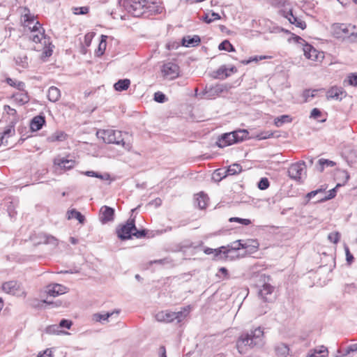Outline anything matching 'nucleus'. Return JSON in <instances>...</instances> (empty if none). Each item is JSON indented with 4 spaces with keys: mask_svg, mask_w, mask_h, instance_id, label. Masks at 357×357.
Segmentation results:
<instances>
[{
    "mask_svg": "<svg viewBox=\"0 0 357 357\" xmlns=\"http://www.w3.org/2000/svg\"><path fill=\"white\" fill-rule=\"evenodd\" d=\"M266 344L264 329L259 326L243 333L236 340V348L241 354H246L251 350L261 349Z\"/></svg>",
    "mask_w": 357,
    "mask_h": 357,
    "instance_id": "f257e3e1",
    "label": "nucleus"
},
{
    "mask_svg": "<svg viewBox=\"0 0 357 357\" xmlns=\"http://www.w3.org/2000/svg\"><path fill=\"white\" fill-rule=\"evenodd\" d=\"M97 136L102 138L104 142L107 144L121 145L126 150H130L131 148L129 143L124 142L121 131L112 129L99 130L97 132Z\"/></svg>",
    "mask_w": 357,
    "mask_h": 357,
    "instance_id": "f03ea898",
    "label": "nucleus"
},
{
    "mask_svg": "<svg viewBox=\"0 0 357 357\" xmlns=\"http://www.w3.org/2000/svg\"><path fill=\"white\" fill-rule=\"evenodd\" d=\"M146 0H123V6L134 17H140L149 8Z\"/></svg>",
    "mask_w": 357,
    "mask_h": 357,
    "instance_id": "7ed1b4c3",
    "label": "nucleus"
},
{
    "mask_svg": "<svg viewBox=\"0 0 357 357\" xmlns=\"http://www.w3.org/2000/svg\"><path fill=\"white\" fill-rule=\"evenodd\" d=\"M333 34L336 38H349L351 40L357 38L356 26L347 24H334L332 26Z\"/></svg>",
    "mask_w": 357,
    "mask_h": 357,
    "instance_id": "20e7f679",
    "label": "nucleus"
},
{
    "mask_svg": "<svg viewBox=\"0 0 357 357\" xmlns=\"http://www.w3.org/2000/svg\"><path fill=\"white\" fill-rule=\"evenodd\" d=\"M186 317L185 312H171V311H161L155 314V319L160 322L170 323L174 320H176L178 323L181 322Z\"/></svg>",
    "mask_w": 357,
    "mask_h": 357,
    "instance_id": "39448f33",
    "label": "nucleus"
},
{
    "mask_svg": "<svg viewBox=\"0 0 357 357\" xmlns=\"http://www.w3.org/2000/svg\"><path fill=\"white\" fill-rule=\"evenodd\" d=\"M288 176L293 180L303 183V176L305 175V163L303 161H300L294 163L288 168Z\"/></svg>",
    "mask_w": 357,
    "mask_h": 357,
    "instance_id": "423d86ee",
    "label": "nucleus"
},
{
    "mask_svg": "<svg viewBox=\"0 0 357 357\" xmlns=\"http://www.w3.org/2000/svg\"><path fill=\"white\" fill-rule=\"evenodd\" d=\"M135 229V220L130 218L124 225H119L116 229V234L121 240L131 238L133 230Z\"/></svg>",
    "mask_w": 357,
    "mask_h": 357,
    "instance_id": "0eeeda50",
    "label": "nucleus"
},
{
    "mask_svg": "<svg viewBox=\"0 0 357 357\" xmlns=\"http://www.w3.org/2000/svg\"><path fill=\"white\" fill-rule=\"evenodd\" d=\"M266 278L269 280V277L264 275V284L259 289L258 295L265 302H271L274 300L275 296L273 295L274 287L269 283L266 282Z\"/></svg>",
    "mask_w": 357,
    "mask_h": 357,
    "instance_id": "6e6552de",
    "label": "nucleus"
},
{
    "mask_svg": "<svg viewBox=\"0 0 357 357\" xmlns=\"http://www.w3.org/2000/svg\"><path fill=\"white\" fill-rule=\"evenodd\" d=\"M239 243L234 241L231 243L230 245L227 246H225V249H222V255H220V259H225L229 260H234L238 259L240 256L238 253V250H241L239 248Z\"/></svg>",
    "mask_w": 357,
    "mask_h": 357,
    "instance_id": "1a4fd4ad",
    "label": "nucleus"
},
{
    "mask_svg": "<svg viewBox=\"0 0 357 357\" xmlns=\"http://www.w3.org/2000/svg\"><path fill=\"white\" fill-rule=\"evenodd\" d=\"M229 86L227 84H215L206 86L203 91V93L208 99H211L215 96L228 91Z\"/></svg>",
    "mask_w": 357,
    "mask_h": 357,
    "instance_id": "9d476101",
    "label": "nucleus"
},
{
    "mask_svg": "<svg viewBox=\"0 0 357 357\" xmlns=\"http://www.w3.org/2000/svg\"><path fill=\"white\" fill-rule=\"evenodd\" d=\"M2 289L7 294H10L17 296H25V291L21 287V284L16 281H9L2 285Z\"/></svg>",
    "mask_w": 357,
    "mask_h": 357,
    "instance_id": "9b49d317",
    "label": "nucleus"
},
{
    "mask_svg": "<svg viewBox=\"0 0 357 357\" xmlns=\"http://www.w3.org/2000/svg\"><path fill=\"white\" fill-rule=\"evenodd\" d=\"M162 73L167 79H175L179 75V67L174 63L168 62L162 66Z\"/></svg>",
    "mask_w": 357,
    "mask_h": 357,
    "instance_id": "f8f14e48",
    "label": "nucleus"
},
{
    "mask_svg": "<svg viewBox=\"0 0 357 357\" xmlns=\"http://www.w3.org/2000/svg\"><path fill=\"white\" fill-rule=\"evenodd\" d=\"M31 27V31L29 35L30 40L36 43H40L42 39L44 38V29L41 26L38 21H36L33 26Z\"/></svg>",
    "mask_w": 357,
    "mask_h": 357,
    "instance_id": "ddd939ff",
    "label": "nucleus"
},
{
    "mask_svg": "<svg viewBox=\"0 0 357 357\" xmlns=\"http://www.w3.org/2000/svg\"><path fill=\"white\" fill-rule=\"evenodd\" d=\"M234 132H227L222 135L218 139L216 144L218 147L223 148L235 144V137Z\"/></svg>",
    "mask_w": 357,
    "mask_h": 357,
    "instance_id": "4468645a",
    "label": "nucleus"
},
{
    "mask_svg": "<svg viewBox=\"0 0 357 357\" xmlns=\"http://www.w3.org/2000/svg\"><path fill=\"white\" fill-rule=\"evenodd\" d=\"M114 209L107 206H103L100 211V220L102 223L113 220Z\"/></svg>",
    "mask_w": 357,
    "mask_h": 357,
    "instance_id": "2eb2a0df",
    "label": "nucleus"
},
{
    "mask_svg": "<svg viewBox=\"0 0 357 357\" xmlns=\"http://www.w3.org/2000/svg\"><path fill=\"white\" fill-rule=\"evenodd\" d=\"M236 242L240 243V249H245L250 253L255 252L259 246L257 241L254 239L238 240Z\"/></svg>",
    "mask_w": 357,
    "mask_h": 357,
    "instance_id": "dca6fc26",
    "label": "nucleus"
},
{
    "mask_svg": "<svg viewBox=\"0 0 357 357\" xmlns=\"http://www.w3.org/2000/svg\"><path fill=\"white\" fill-rule=\"evenodd\" d=\"M328 349L324 345H319L308 351L306 357H328Z\"/></svg>",
    "mask_w": 357,
    "mask_h": 357,
    "instance_id": "f3484780",
    "label": "nucleus"
},
{
    "mask_svg": "<svg viewBox=\"0 0 357 357\" xmlns=\"http://www.w3.org/2000/svg\"><path fill=\"white\" fill-rule=\"evenodd\" d=\"M54 165L58 166L61 169L69 170L75 165V160L66 158H56L54 160Z\"/></svg>",
    "mask_w": 357,
    "mask_h": 357,
    "instance_id": "a211bd4d",
    "label": "nucleus"
},
{
    "mask_svg": "<svg viewBox=\"0 0 357 357\" xmlns=\"http://www.w3.org/2000/svg\"><path fill=\"white\" fill-rule=\"evenodd\" d=\"M66 292V287L62 284H50L47 287V293L51 296H57L59 295L65 294Z\"/></svg>",
    "mask_w": 357,
    "mask_h": 357,
    "instance_id": "6ab92c4d",
    "label": "nucleus"
},
{
    "mask_svg": "<svg viewBox=\"0 0 357 357\" xmlns=\"http://www.w3.org/2000/svg\"><path fill=\"white\" fill-rule=\"evenodd\" d=\"M275 352L278 357H291L290 349L284 343L280 342L275 346Z\"/></svg>",
    "mask_w": 357,
    "mask_h": 357,
    "instance_id": "aec40b11",
    "label": "nucleus"
},
{
    "mask_svg": "<svg viewBox=\"0 0 357 357\" xmlns=\"http://www.w3.org/2000/svg\"><path fill=\"white\" fill-rule=\"evenodd\" d=\"M201 42L200 37L197 35H194L192 36H186L182 38L181 43L183 46L189 47H196L199 45Z\"/></svg>",
    "mask_w": 357,
    "mask_h": 357,
    "instance_id": "412c9836",
    "label": "nucleus"
},
{
    "mask_svg": "<svg viewBox=\"0 0 357 357\" xmlns=\"http://www.w3.org/2000/svg\"><path fill=\"white\" fill-rule=\"evenodd\" d=\"M305 56L312 61H316L318 58V52L311 45L305 43L303 47Z\"/></svg>",
    "mask_w": 357,
    "mask_h": 357,
    "instance_id": "4be33fe9",
    "label": "nucleus"
},
{
    "mask_svg": "<svg viewBox=\"0 0 357 357\" xmlns=\"http://www.w3.org/2000/svg\"><path fill=\"white\" fill-rule=\"evenodd\" d=\"M285 17L289 20L291 24H295L297 27L301 28V29H305L306 28V24L301 19L294 16L292 13L291 10H289Z\"/></svg>",
    "mask_w": 357,
    "mask_h": 357,
    "instance_id": "5701e85b",
    "label": "nucleus"
},
{
    "mask_svg": "<svg viewBox=\"0 0 357 357\" xmlns=\"http://www.w3.org/2000/svg\"><path fill=\"white\" fill-rule=\"evenodd\" d=\"M45 123V117L40 115L35 116L31 121L30 127L33 131L40 130Z\"/></svg>",
    "mask_w": 357,
    "mask_h": 357,
    "instance_id": "b1692460",
    "label": "nucleus"
},
{
    "mask_svg": "<svg viewBox=\"0 0 357 357\" xmlns=\"http://www.w3.org/2000/svg\"><path fill=\"white\" fill-rule=\"evenodd\" d=\"M119 313V311H113L112 312L96 313L93 315V320L97 322L107 321L109 317H112L114 314L118 315Z\"/></svg>",
    "mask_w": 357,
    "mask_h": 357,
    "instance_id": "393cba45",
    "label": "nucleus"
},
{
    "mask_svg": "<svg viewBox=\"0 0 357 357\" xmlns=\"http://www.w3.org/2000/svg\"><path fill=\"white\" fill-rule=\"evenodd\" d=\"M61 97L60 90L56 86H51L48 89L47 98L51 102H55Z\"/></svg>",
    "mask_w": 357,
    "mask_h": 357,
    "instance_id": "a878e982",
    "label": "nucleus"
},
{
    "mask_svg": "<svg viewBox=\"0 0 357 357\" xmlns=\"http://www.w3.org/2000/svg\"><path fill=\"white\" fill-rule=\"evenodd\" d=\"M13 98L15 102L20 105H24L29 101L28 93L25 91L14 93Z\"/></svg>",
    "mask_w": 357,
    "mask_h": 357,
    "instance_id": "bb28decb",
    "label": "nucleus"
},
{
    "mask_svg": "<svg viewBox=\"0 0 357 357\" xmlns=\"http://www.w3.org/2000/svg\"><path fill=\"white\" fill-rule=\"evenodd\" d=\"M342 93V91L340 88L332 87L326 92L327 99H335L341 100L340 95Z\"/></svg>",
    "mask_w": 357,
    "mask_h": 357,
    "instance_id": "cd10ccee",
    "label": "nucleus"
},
{
    "mask_svg": "<svg viewBox=\"0 0 357 357\" xmlns=\"http://www.w3.org/2000/svg\"><path fill=\"white\" fill-rule=\"evenodd\" d=\"M130 85V81L128 79H119L114 85V88L117 91H123L128 89Z\"/></svg>",
    "mask_w": 357,
    "mask_h": 357,
    "instance_id": "c85d7f7f",
    "label": "nucleus"
},
{
    "mask_svg": "<svg viewBox=\"0 0 357 357\" xmlns=\"http://www.w3.org/2000/svg\"><path fill=\"white\" fill-rule=\"evenodd\" d=\"M335 165V162L321 158L318 160V163L317 165V169L319 172H322L325 167H334Z\"/></svg>",
    "mask_w": 357,
    "mask_h": 357,
    "instance_id": "c756f323",
    "label": "nucleus"
},
{
    "mask_svg": "<svg viewBox=\"0 0 357 357\" xmlns=\"http://www.w3.org/2000/svg\"><path fill=\"white\" fill-rule=\"evenodd\" d=\"M67 213L68 219L75 218L81 224H83L85 221L84 216L80 212L76 211L75 209L68 211Z\"/></svg>",
    "mask_w": 357,
    "mask_h": 357,
    "instance_id": "7c9ffc66",
    "label": "nucleus"
},
{
    "mask_svg": "<svg viewBox=\"0 0 357 357\" xmlns=\"http://www.w3.org/2000/svg\"><path fill=\"white\" fill-rule=\"evenodd\" d=\"M82 174L85 176L98 178L101 180H109L110 178L109 174L107 173L102 174L94 171H86L82 172Z\"/></svg>",
    "mask_w": 357,
    "mask_h": 357,
    "instance_id": "2f4dec72",
    "label": "nucleus"
},
{
    "mask_svg": "<svg viewBox=\"0 0 357 357\" xmlns=\"http://www.w3.org/2000/svg\"><path fill=\"white\" fill-rule=\"evenodd\" d=\"M234 135L235 137V142L236 143L240 142L244 139H245L248 137V132L247 130H237L233 131Z\"/></svg>",
    "mask_w": 357,
    "mask_h": 357,
    "instance_id": "473e14b6",
    "label": "nucleus"
},
{
    "mask_svg": "<svg viewBox=\"0 0 357 357\" xmlns=\"http://www.w3.org/2000/svg\"><path fill=\"white\" fill-rule=\"evenodd\" d=\"M228 175H236L242 172V167L237 163L232 164L226 169Z\"/></svg>",
    "mask_w": 357,
    "mask_h": 357,
    "instance_id": "72a5a7b5",
    "label": "nucleus"
},
{
    "mask_svg": "<svg viewBox=\"0 0 357 357\" xmlns=\"http://www.w3.org/2000/svg\"><path fill=\"white\" fill-rule=\"evenodd\" d=\"M106 39H107L106 36H104V35L101 36V40L99 43L98 50L96 51V55L98 56H102L106 50V47H107Z\"/></svg>",
    "mask_w": 357,
    "mask_h": 357,
    "instance_id": "f704fd0d",
    "label": "nucleus"
},
{
    "mask_svg": "<svg viewBox=\"0 0 357 357\" xmlns=\"http://www.w3.org/2000/svg\"><path fill=\"white\" fill-rule=\"evenodd\" d=\"M215 78L218 79H225L230 75V73H228V68H227L225 66L219 68L215 72Z\"/></svg>",
    "mask_w": 357,
    "mask_h": 357,
    "instance_id": "c9c22d12",
    "label": "nucleus"
},
{
    "mask_svg": "<svg viewBox=\"0 0 357 357\" xmlns=\"http://www.w3.org/2000/svg\"><path fill=\"white\" fill-rule=\"evenodd\" d=\"M292 119L289 115H282L280 116L277 117L275 119V125L277 127H281L285 123H290Z\"/></svg>",
    "mask_w": 357,
    "mask_h": 357,
    "instance_id": "e433bc0d",
    "label": "nucleus"
},
{
    "mask_svg": "<svg viewBox=\"0 0 357 357\" xmlns=\"http://www.w3.org/2000/svg\"><path fill=\"white\" fill-rule=\"evenodd\" d=\"M222 249H225V246H222L218 249H213V248H206L204 250V252L206 254V255H211V254H213L214 253V257L215 258H220V255H222Z\"/></svg>",
    "mask_w": 357,
    "mask_h": 357,
    "instance_id": "4c0bfd02",
    "label": "nucleus"
},
{
    "mask_svg": "<svg viewBox=\"0 0 357 357\" xmlns=\"http://www.w3.org/2000/svg\"><path fill=\"white\" fill-rule=\"evenodd\" d=\"M15 126L13 124L8 126L3 132L2 136L0 138V143L3 144V139L5 137H10L15 134Z\"/></svg>",
    "mask_w": 357,
    "mask_h": 357,
    "instance_id": "58836bf2",
    "label": "nucleus"
},
{
    "mask_svg": "<svg viewBox=\"0 0 357 357\" xmlns=\"http://www.w3.org/2000/svg\"><path fill=\"white\" fill-rule=\"evenodd\" d=\"M219 50H225L227 52H234L235 49L234 46L229 43V40H225L218 46Z\"/></svg>",
    "mask_w": 357,
    "mask_h": 357,
    "instance_id": "ea45409f",
    "label": "nucleus"
},
{
    "mask_svg": "<svg viewBox=\"0 0 357 357\" xmlns=\"http://www.w3.org/2000/svg\"><path fill=\"white\" fill-rule=\"evenodd\" d=\"M206 195L203 192L198 194V197L197 198V205L199 208L203 209L206 207Z\"/></svg>",
    "mask_w": 357,
    "mask_h": 357,
    "instance_id": "a19ab883",
    "label": "nucleus"
},
{
    "mask_svg": "<svg viewBox=\"0 0 357 357\" xmlns=\"http://www.w3.org/2000/svg\"><path fill=\"white\" fill-rule=\"evenodd\" d=\"M66 135L63 132H56L48 137L50 142L63 141Z\"/></svg>",
    "mask_w": 357,
    "mask_h": 357,
    "instance_id": "79ce46f5",
    "label": "nucleus"
},
{
    "mask_svg": "<svg viewBox=\"0 0 357 357\" xmlns=\"http://www.w3.org/2000/svg\"><path fill=\"white\" fill-rule=\"evenodd\" d=\"M24 26L27 27L30 31H31V27L36 23V20L33 16H31L30 15L25 14L24 15Z\"/></svg>",
    "mask_w": 357,
    "mask_h": 357,
    "instance_id": "37998d69",
    "label": "nucleus"
},
{
    "mask_svg": "<svg viewBox=\"0 0 357 357\" xmlns=\"http://www.w3.org/2000/svg\"><path fill=\"white\" fill-rule=\"evenodd\" d=\"M203 19L205 22L209 24L215 20H220V16L218 13L213 12L211 15L206 14Z\"/></svg>",
    "mask_w": 357,
    "mask_h": 357,
    "instance_id": "c03bdc74",
    "label": "nucleus"
},
{
    "mask_svg": "<svg viewBox=\"0 0 357 357\" xmlns=\"http://www.w3.org/2000/svg\"><path fill=\"white\" fill-rule=\"evenodd\" d=\"M229 221L230 222H238L243 225H249L251 224V220L250 219L241 218L237 217L230 218L229 219Z\"/></svg>",
    "mask_w": 357,
    "mask_h": 357,
    "instance_id": "a18cd8bd",
    "label": "nucleus"
},
{
    "mask_svg": "<svg viewBox=\"0 0 357 357\" xmlns=\"http://www.w3.org/2000/svg\"><path fill=\"white\" fill-rule=\"evenodd\" d=\"M341 185L340 184H337V185L335 186V188L330 190L328 191V195L325 196L324 197L321 198L319 201L321 202H324V201H327V200H329L331 199H333V197H335V195H336V188L340 187Z\"/></svg>",
    "mask_w": 357,
    "mask_h": 357,
    "instance_id": "49530a36",
    "label": "nucleus"
},
{
    "mask_svg": "<svg viewBox=\"0 0 357 357\" xmlns=\"http://www.w3.org/2000/svg\"><path fill=\"white\" fill-rule=\"evenodd\" d=\"M317 90H305L303 91V96L305 98V102H308L310 98H313L316 96Z\"/></svg>",
    "mask_w": 357,
    "mask_h": 357,
    "instance_id": "de8ad7c7",
    "label": "nucleus"
},
{
    "mask_svg": "<svg viewBox=\"0 0 357 357\" xmlns=\"http://www.w3.org/2000/svg\"><path fill=\"white\" fill-rule=\"evenodd\" d=\"M269 181L267 178H261L258 183V188L260 190H266L269 187Z\"/></svg>",
    "mask_w": 357,
    "mask_h": 357,
    "instance_id": "09e8293b",
    "label": "nucleus"
},
{
    "mask_svg": "<svg viewBox=\"0 0 357 357\" xmlns=\"http://www.w3.org/2000/svg\"><path fill=\"white\" fill-rule=\"evenodd\" d=\"M45 331L48 334H59L61 332V331H59V326L57 325L49 326L46 328Z\"/></svg>",
    "mask_w": 357,
    "mask_h": 357,
    "instance_id": "8fccbe9b",
    "label": "nucleus"
},
{
    "mask_svg": "<svg viewBox=\"0 0 357 357\" xmlns=\"http://www.w3.org/2000/svg\"><path fill=\"white\" fill-rule=\"evenodd\" d=\"M340 234L338 232L330 233L328 236V239L333 243H337L340 240Z\"/></svg>",
    "mask_w": 357,
    "mask_h": 357,
    "instance_id": "3c124183",
    "label": "nucleus"
},
{
    "mask_svg": "<svg viewBox=\"0 0 357 357\" xmlns=\"http://www.w3.org/2000/svg\"><path fill=\"white\" fill-rule=\"evenodd\" d=\"M154 100L158 102L162 103L165 101L166 96L162 92L158 91V92L155 93Z\"/></svg>",
    "mask_w": 357,
    "mask_h": 357,
    "instance_id": "603ef678",
    "label": "nucleus"
},
{
    "mask_svg": "<svg viewBox=\"0 0 357 357\" xmlns=\"http://www.w3.org/2000/svg\"><path fill=\"white\" fill-rule=\"evenodd\" d=\"M214 175L215 176L219 177V180H222L227 176L226 169H216L214 172Z\"/></svg>",
    "mask_w": 357,
    "mask_h": 357,
    "instance_id": "864d4df0",
    "label": "nucleus"
},
{
    "mask_svg": "<svg viewBox=\"0 0 357 357\" xmlns=\"http://www.w3.org/2000/svg\"><path fill=\"white\" fill-rule=\"evenodd\" d=\"M349 84L351 86H357V73H351L348 76Z\"/></svg>",
    "mask_w": 357,
    "mask_h": 357,
    "instance_id": "5fc2aeb1",
    "label": "nucleus"
},
{
    "mask_svg": "<svg viewBox=\"0 0 357 357\" xmlns=\"http://www.w3.org/2000/svg\"><path fill=\"white\" fill-rule=\"evenodd\" d=\"M89 8L86 6L78 7L74 8V13L75 15H84L89 12Z\"/></svg>",
    "mask_w": 357,
    "mask_h": 357,
    "instance_id": "6e6d98bb",
    "label": "nucleus"
},
{
    "mask_svg": "<svg viewBox=\"0 0 357 357\" xmlns=\"http://www.w3.org/2000/svg\"><path fill=\"white\" fill-rule=\"evenodd\" d=\"M273 134L272 132H260V133L257 135L256 138L259 139V140L266 139L270 138L271 136H273Z\"/></svg>",
    "mask_w": 357,
    "mask_h": 357,
    "instance_id": "4d7b16f0",
    "label": "nucleus"
},
{
    "mask_svg": "<svg viewBox=\"0 0 357 357\" xmlns=\"http://www.w3.org/2000/svg\"><path fill=\"white\" fill-rule=\"evenodd\" d=\"M146 231L144 229L138 230L136 227L135 229L133 230L132 236H135L137 238H141L146 236Z\"/></svg>",
    "mask_w": 357,
    "mask_h": 357,
    "instance_id": "13d9d810",
    "label": "nucleus"
},
{
    "mask_svg": "<svg viewBox=\"0 0 357 357\" xmlns=\"http://www.w3.org/2000/svg\"><path fill=\"white\" fill-rule=\"evenodd\" d=\"M71 326H72V321L67 320V319H62L60 321L59 325L58 326H59V328H66L69 329Z\"/></svg>",
    "mask_w": 357,
    "mask_h": 357,
    "instance_id": "bf43d9fd",
    "label": "nucleus"
},
{
    "mask_svg": "<svg viewBox=\"0 0 357 357\" xmlns=\"http://www.w3.org/2000/svg\"><path fill=\"white\" fill-rule=\"evenodd\" d=\"M321 115V111L317 108H314L310 113V117L317 119Z\"/></svg>",
    "mask_w": 357,
    "mask_h": 357,
    "instance_id": "052dcab7",
    "label": "nucleus"
},
{
    "mask_svg": "<svg viewBox=\"0 0 357 357\" xmlns=\"http://www.w3.org/2000/svg\"><path fill=\"white\" fill-rule=\"evenodd\" d=\"M345 252H346V259H347V261L349 264H351L353 261V260H354V257L351 254V252L349 251V249L347 247L345 248Z\"/></svg>",
    "mask_w": 357,
    "mask_h": 357,
    "instance_id": "680f3d73",
    "label": "nucleus"
},
{
    "mask_svg": "<svg viewBox=\"0 0 357 357\" xmlns=\"http://www.w3.org/2000/svg\"><path fill=\"white\" fill-rule=\"evenodd\" d=\"M321 192H323V190L321 188L314 190V191H311L310 192L307 194L306 197L308 199H310L312 197H314L317 194Z\"/></svg>",
    "mask_w": 357,
    "mask_h": 357,
    "instance_id": "e2e57ef3",
    "label": "nucleus"
},
{
    "mask_svg": "<svg viewBox=\"0 0 357 357\" xmlns=\"http://www.w3.org/2000/svg\"><path fill=\"white\" fill-rule=\"evenodd\" d=\"M92 37H93V36H92L91 33H87V34L85 35V36H84V44L86 46L89 47L91 45Z\"/></svg>",
    "mask_w": 357,
    "mask_h": 357,
    "instance_id": "0e129e2a",
    "label": "nucleus"
},
{
    "mask_svg": "<svg viewBox=\"0 0 357 357\" xmlns=\"http://www.w3.org/2000/svg\"><path fill=\"white\" fill-rule=\"evenodd\" d=\"M4 110L10 115H15L17 114L16 110L11 108L9 105H5Z\"/></svg>",
    "mask_w": 357,
    "mask_h": 357,
    "instance_id": "69168bd1",
    "label": "nucleus"
},
{
    "mask_svg": "<svg viewBox=\"0 0 357 357\" xmlns=\"http://www.w3.org/2000/svg\"><path fill=\"white\" fill-rule=\"evenodd\" d=\"M45 243H50L53 245H57V239L54 236H47L45 241Z\"/></svg>",
    "mask_w": 357,
    "mask_h": 357,
    "instance_id": "338daca9",
    "label": "nucleus"
},
{
    "mask_svg": "<svg viewBox=\"0 0 357 357\" xmlns=\"http://www.w3.org/2000/svg\"><path fill=\"white\" fill-rule=\"evenodd\" d=\"M38 357H52V351H50L49 349H46L45 351H44L43 354L39 353Z\"/></svg>",
    "mask_w": 357,
    "mask_h": 357,
    "instance_id": "774afa93",
    "label": "nucleus"
}]
</instances>
